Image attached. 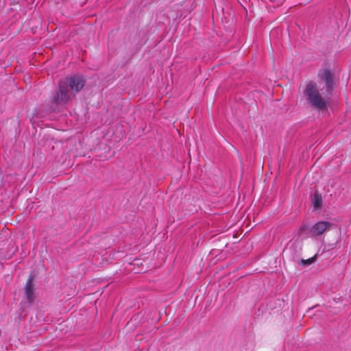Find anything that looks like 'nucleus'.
Wrapping results in <instances>:
<instances>
[{"label":"nucleus","mask_w":351,"mask_h":351,"mask_svg":"<svg viewBox=\"0 0 351 351\" xmlns=\"http://www.w3.org/2000/svg\"><path fill=\"white\" fill-rule=\"evenodd\" d=\"M304 95L309 104L317 109L323 110L328 104V101L321 95L315 83L310 82L307 84Z\"/></svg>","instance_id":"obj_1"},{"label":"nucleus","mask_w":351,"mask_h":351,"mask_svg":"<svg viewBox=\"0 0 351 351\" xmlns=\"http://www.w3.org/2000/svg\"><path fill=\"white\" fill-rule=\"evenodd\" d=\"M71 99V95L68 90V82L60 81L58 90L53 97V102L59 105H64Z\"/></svg>","instance_id":"obj_2"},{"label":"nucleus","mask_w":351,"mask_h":351,"mask_svg":"<svg viewBox=\"0 0 351 351\" xmlns=\"http://www.w3.org/2000/svg\"><path fill=\"white\" fill-rule=\"evenodd\" d=\"M331 223L326 221H318L312 226L308 230L311 237H317L322 234L326 230L330 228Z\"/></svg>","instance_id":"obj_3"},{"label":"nucleus","mask_w":351,"mask_h":351,"mask_svg":"<svg viewBox=\"0 0 351 351\" xmlns=\"http://www.w3.org/2000/svg\"><path fill=\"white\" fill-rule=\"evenodd\" d=\"M64 82H68V84L73 92L80 91L84 85V80L82 76L73 75L63 80Z\"/></svg>","instance_id":"obj_4"},{"label":"nucleus","mask_w":351,"mask_h":351,"mask_svg":"<svg viewBox=\"0 0 351 351\" xmlns=\"http://www.w3.org/2000/svg\"><path fill=\"white\" fill-rule=\"evenodd\" d=\"M25 290L27 300L32 302L34 299V291L32 283L30 279H29L26 282Z\"/></svg>","instance_id":"obj_5"},{"label":"nucleus","mask_w":351,"mask_h":351,"mask_svg":"<svg viewBox=\"0 0 351 351\" xmlns=\"http://www.w3.org/2000/svg\"><path fill=\"white\" fill-rule=\"evenodd\" d=\"M322 204V195L315 192L312 198V204L315 210H317L321 208Z\"/></svg>","instance_id":"obj_6"},{"label":"nucleus","mask_w":351,"mask_h":351,"mask_svg":"<svg viewBox=\"0 0 351 351\" xmlns=\"http://www.w3.org/2000/svg\"><path fill=\"white\" fill-rule=\"evenodd\" d=\"M322 79L324 82H326V81L330 82L331 80H332V75H331L330 71L325 70L322 75Z\"/></svg>","instance_id":"obj_7"},{"label":"nucleus","mask_w":351,"mask_h":351,"mask_svg":"<svg viewBox=\"0 0 351 351\" xmlns=\"http://www.w3.org/2000/svg\"><path fill=\"white\" fill-rule=\"evenodd\" d=\"M326 83V88L328 89V90H330V89L332 88V84H333V81L332 80H331L330 82H324Z\"/></svg>","instance_id":"obj_8"},{"label":"nucleus","mask_w":351,"mask_h":351,"mask_svg":"<svg viewBox=\"0 0 351 351\" xmlns=\"http://www.w3.org/2000/svg\"><path fill=\"white\" fill-rule=\"evenodd\" d=\"M303 229H307V227L306 226H304Z\"/></svg>","instance_id":"obj_9"}]
</instances>
